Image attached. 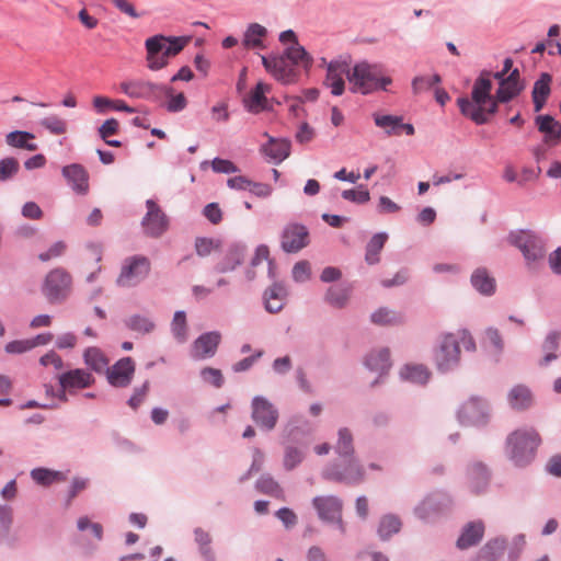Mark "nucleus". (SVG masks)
I'll return each mask as SVG.
<instances>
[{
    "instance_id": "f257e3e1",
    "label": "nucleus",
    "mask_w": 561,
    "mask_h": 561,
    "mask_svg": "<svg viewBox=\"0 0 561 561\" xmlns=\"http://www.w3.org/2000/svg\"><path fill=\"white\" fill-rule=\"evenodd\" d=\"M491 72L482 71L473 83L471 100L468 98L457 100L461 114L478 125L488 123L489 117L497 111L496 96L491 95Z\"/></svg>"
},
{
    "instance_id": "f03ea898",
    "label": "nucleus",
    "mask_w": 561,
    "mask_h": 561,
    "mask_svg": "<svg viewBox=\"0 0 561 561\" xmlns=\"http://www.w3.org/2000/svg\"><path fill=\"white\" fill-rule=\"evenodd\" d=\"M188 36L157 34L145 41L146 65L151 71L165 68L170 59L178 56L190 43Z\"/></svg>"
},
{
    "instance_id": "7ed1b4c3",
    "label": "nucleus",
    "mask_w": 561,
    "mask_h": 561,
    "mask_svg": "<svg viewBox=\"0 0 561 561\" xmlns=\"http://www.w3.org/2000/svg\"><path fill=\"white\" fill-rule=\"evenodd\" d=\"M541 444L539 433L533 427L517 428L505 440V454L516 467H526L533 462Z\"/></svg>"
},
{
    "instance_id": "20e7f679",
    "label": "nucleus",
    "mask_w": 561,
    "mask_h": 561,
    "mask_svg": "<svg viewBox=\"0 0 561 561\" xmlns=\"http://www.w3.org/2000/svg\"><path fill=\"white\" fill-rule=\"evenodd\" d=\"M460 343L466 351H474L476 342L467 330L444 334L434 352L435 364L440 371H448L460 360Z\"/></svg>"
},
{
    "instance_id": "39448f33",
    "label": "nucleus",
    "mask_w": 561,
    "mask_h": 561,
    "mask_svg": "<svg viewBox=\"0 0 561 561\" xmlns=\"http://www.w3.org/2000/svg\"><path fill=\"white\" fill-rule=\"evenodd\" d=\"M348 82L354 93L368 94L377 89L386 90L392 80L382 75L379 65H371L367 61L356 64L348 72Z\"/></svg>"
},
{
    "instance_id": "423d86ee",
    "label": "nucleus",
    "mask_w": 561,
    "mask_h": 561,
    "mask_svg": "<svg viewBox=\"0 0 561 561\" xmlns=\"http://www.w3.org/2000/svg\"><path fill=\"white\" fill-rule=\"evenodd\" d=\"M507 241L522 252L526 264L530 267L537 266L546 256L543 239L531 230L513 231L508 234Z\"/></svg>"
},
{
    "instance_id": "0eeeda50",
    "label": "nucleus",
    "mask_w": 561,
    "mask_h": 561,
    "mask_svg": "<svg viewBox=\"0 0 561 561\" xmlns=\"http://www.w3.org/2000/svg\"><path fill=\"white\" fill-rule=\"evenodd\" d=\"M151 263L144 255H134L124 260L116 283L121 287H134L150 273Z\"/></svg>"
},
{
    "instance_id": "6e6552de",
    "label": "nucleus",
    "mask_w": 561,
    "mask_h": 561,
    "mask_svg": "<svg viewBox=\"0 0 561 561\" xmlns=\"http://www.w3.org/2000/svg\"><path fill=\"white\" fill-rule=\"evenodd\" d=\"M71 275L64 268H54L44 280L43 294L51 304L64 301L71 291Z\"/></svg>"
},
{
    "instance_id": "1a4fd4ad",
    "label": "nucleus",
    "mask_w": 561,
    "mask_h": 561,
    "mask_svg": "<svg viewBox=\"0 0 561 561\" xmlns=\"http://www.w3.org/2000/svg\"><path fill=\"white\" fill-rule=\"evenodd\" d=\"M121 91L131 99L148 101L161 100V91H165L163 84H158L144 79L126 80L119 83ZM170 92V90H167Z\"/></svg>"
},
{
    "instance_id": "9d476101",
    "label": "nucleus",
    "mask_w": 561,
    "mask_h": 561,
    "mask_svg": "<svg viewBox=\"0 0 561 561\" xmlns=\"http://www.w3.org/2000/svg\"><path fill=\"white\" fill-rule=\"evenodd\" d=\"M146 206L147 214L141 222L145 233L149 237L158 238L168 230L169 219L154 201L148 199Z\"/></svg>"
},
{
    "instance_id": "9b49d317",
    "label": "nucleus",
    "mask_w": 561,
    "mask_h": 561,
    "mask_svg": "<svg viewBox=\"0 0 561 561\" xmlns=\"http://www.w3.org/2000/svg\"><path fill=\"white\" fill-rule=\"evenodd\" d=\"M312 504L322 520L337 523L341 533H345V526L342 522L343 504L339 497L332 495L317 496L313 499Z\"/></svg>"
},
{
    "instance_id": "f8f14e48",
    "label": "nucleus",
    "mask_w": 561,
    "mask_h": 561,
    "mask_svg": "<svg viewBox=\"0 0 561 561\" xmlns=\"http://www.w3.org/2000/svg\"><path fill=\"white\" fill-rule=\"evenodd\" d=\"M262 64L267 72L283 83H291L296 79L294 67L283 56H261Z\"/></svg>"
},
{
    "instance_id": "ddd939ff",
    "label": "nucleus",
    "mask_w": 561,
    "mask_h": 561,
    "mask_svg": "<svg viewBox=\"0 0 561 561\" xmlns=\"http://www.w3.org/2000/svg\"><path fill=\"white\" fill-rule=\"evenodd\" d=\"M252 419L259 426L272 430L276 425L278 412L265 398L255 397L252 401Z\"/></svg>"
},
{
    "instance_id": "4468645a",
    "label": "nucleus",
    "mask_w": 561,
    "mask_h": 561,
    "mask_svg": "<svg viewBox=\"0 0 561 561\" xmlns=\"http://www.w3.org/2000/svg\"><path fill=\"white\" fill-rule=\"evenodd\" d=\"M459 420L462 424L480 425L484 424L488 419L486 403L478 398H471L465 402L458 413Z\"/></svg>"
},
{
    "instance_id": "2eb2a0df",
    "label": "nucleus",
    "mask_w": 561,
    "mask_h": 561,
    "mask_svg": "<svg viewBox=\"0 0 561 561\" xmlns=\"http://www.w3.org/2000/svg\"><path fill=\"white\" fill-rule=\"evenodd\" d=\"M308 230L302 225L286 226L282 236L283 250L288 253L298 252L308 244Z\"/></svg>"
},
{
    "instance_id": "dca6fc26",
    "label": "nucleus",
    "mask_w": 561,
    "mask_h": 561,
    "mask_svg": "<svg viewBox=\"0 0 561 561\" xmlns=\"http://www.w3.org/2000/svg\"><path fill=\"white\" fill-rule=\"evenodd\" d=\"M62 391H73L89 388L94 383V377L89 371L76 368L68 370L58 377Z\"/></svg>"
},
{
    "instance_id": "f3484780",
    "label": "nucleus",
    "mask_w": 561,
    "mask_h": 561,
    "mask_svg": "<svg viewBox=\"0 0 561 561\" xmlns=\"http://www.w3.org/2000/svg\"><path fill=\"white\" fill-rule=\"evenodd\" d=\"M351 72L348 65L345 61H331L327 66L325 85L331 89L333 95H341L345 89L343 76L348 78Z\"/></svg>"
},
{
    "instance_id": "a211bd4d",
    "label": "nucleus",
    "mask_w": 561,
    "mask_h": 561,
    "mask_svg": "<svg viewBox=\"0 0 561 561\" xmlns=\"http://www.w3.org/2000/svg\"><path fill=\"white\" fill-rule=\"evenodd\" d=\"M135 373V364L130 357L119 359L107 369V380L114 387H126Z\"/></svg>"
},
{
    "instance_id": "6ab92c4d",
    "label": "nucleus",
    "mask_w": 561,
    "mask_h": 561,
    "mask_svg": "<svg viewBox=\"0 0 561 561\" xmlns=\"http://www.w3.org/2000/svg\"><path fill=\"white\" fill-rule=\"evenodd\" d=\"M221 336L218 332H208L196 339L192 345V357L195 359H205L213 357L218 348Z\"/></svg>"
},
{
    "instance_id": "aec40b11",
    "label": "nucleus",
    "mask_w": 561,
    "mask_h": 561,
    "mask_svg": "<svg viewBox=\"0 0 561 561\" xmlns=\"http://www.w3.org/2000/svg\"><path fill=\"white\" fill-rule=\"evenodd\" d=\"M323 477L333 481H345L348 483H358L364 478V470L355 460H351L343 471L334 468H328L323 472Z\"/></svg>"
},
{
    "instance_id": "412c9836",
    "label": "nucleus",
    "mask_w": 561,
    "mask_h": 561,
    "mask_svg": "<svg viewBox=\"0 0 561 561\" xmlns=\"http://www.w3.org/2000/svg\"><path fill=\"white\" fill-rule=\"evenodd\" d=\"M62 175L78 194L84 195L89 192V175L80 164H70L62 169Z\"/></svg>"
},
{
    "instance_id": "4be33fe9",
    "label": "nucleus",
    "mask_w": 561,
    "mask_h": 561,
    "mask_svg": "<svg viewBox=\"0 0 561 561\" xmlns=\"http://www.w3.org/2000/svg\"><path fill=\"white\" fill-rule=\"evenodd\" d=\"M483 535L484 524L481 520L470 522L463 527L457 540V547L463 550L476 546L481 541Z\"/></svg>"
},
{
    "instance_id": "5701e85b",
    "label": "nucleus",
    "mask_w": 561,
    "mask_h": 561,
    "mask_svg": "<svg viewBox=\"0 0 561 561\" xmlns=\"http://www.w3.org/2000/svg\"><path fill=\"white\" fill-rule=\"evenodd\" d=\"M468 479L472 492L480 494L486 489L490 480L486 466L482 462L472 463L469 468Z\"/></svg>"
},
{
    "instance_id": "b1692460",
    "label": "nucleus",
    "mask_w": 561,
    "mask_h": 561,
    "mask_svg": "<svg viewBox=\"0 0 561 561\" xmlns=\"http://www.w3.org/2000/svg\"><path fill=\"white\" fill-rule=\"evenodd\" d=\"M287 291L282 284H273L265 290V309L271 313L279 312L286 300Z\"/></svg>"
},
{
    "instance_id": "393cba45",
    "label": "nucleus",
    "mask_w": 561,
    "mask_h": 561,
    "mask_svg": "<svg viewBox=\"0 0 561 561\" xmlns=\"http://www.w3.org/2000/svg\"><path fill=\"white\" fill-rule=\"evenodd\" d=\"M551 76L541 73L540 78L535 82L533 88V102L535 112H540L550 94Z\"/></svg>"
},
{
    "instance_id": "a878e982",
    "label": "nucleus",
    "mask_w": 561,
    "mask_h": 561,
    "mask_svg": "<svg viewBox=\"0 0 561 561\" xmlns=\"http://www.w3.org/2000/svg\"><path fill=\"white\" fill-rule=\"evenodd\" d=\"M284 56L291 62V66H300L307 71L313 64V58L299 43L287 47Z\"/></svg>"
},
{
    "instance_id": "bb28decb",
    "label": "nucleus",
    "mask_w": 561,
    "mask_h": 561,
    "mask_svg": "<svg viewBox=\"0 0 561 561\" xmlns=\"http://www.w3.org/2000/svg\"><path fill=\"white\" fill-rule=\"evenodd\" d=\"M540 133L545 134L547 142H557L561 136V125L550 115H540L536 118Z\"/></svg>"
},
{
    "instance_id": "cd10ccee",
    "label": "nucleus",
    "mask_w": 561,
    "mask_h": 561,
    "mask_svg": "<svg viewBox=\"0 0 561 561\" xmlns=\"http://www.w3.org/2000/svg\"><path fill=\"white\" fill-rule=\"evenodd\" d=\"M267 31L264 26L259 23H252L247 28L242 44L245 48H265L263 43L264 37L266 36Z\"/></svg>"
},
{
    "instance_id": "c85d7f7f",
    "label": "nucleus",
    "mask_w": 561,
    "mask_h": 561,
    "mask_svg": "<svg viewBox=\"0 0 561 561\" xmlns=\"http://www.w3.org/2000/svg\"><path fill=\"white\" fill-rule=\"evenodd\" d=\"M268 91V85L259 82L256 87L245 98V106L250 112L259 113L266 107L265 92Z\"/></svg>"
},
{
    "instance_id": "c756f323",
    "label": "nucleus",
    "mask_w": 561,
    "mask_h": 561,
    "mask_svg": "<svg viewBox=\"0 0 561 561\" xmlns=\"http://www.w3.org/2000/svg\"><path fill=\"white\" fill-rule=\"evenodd\" d=\"M35 136L32 133L15 130L5 136V141L10 147L35 151L38 147L32 142Z\"/></svg>"
},
{
    "instance_id": "7c9ffc66",
    "label": "nucleus",
    "mask_w": 561,
    "mask_h": 561,
    "mask_svg": "<svg viewBox=\"0 0 561 561\" xmlns=\"http://www.w3.org/2000/svg\"><path fill=\"white\" fill-rule=\"evenodd\" d=\"M243 259L244 248L238 244H233L228 249L222 262L218 264L217 271L220 273L232 271L242 263Z\"/></svg>"
},
{
    "instance_id": "2f4dec72",
    "label": "nucleus",
    "mask_w": 561,
    "mask_h": 561,
    "mask_svg": "<svg viewBox=\"0 0 561 561\" xmlns=\"http://www.w3.org/2000/svg\"><path fill=\"white\" fill-rule=\"evenodd\" d=\"M508 402L513 409L524 410L531 405L533 396L530 390L522 385L515 386L508 393Z\"/></svg>"
},
{
    "instance_id": "473e14b6",
    "label": "nucleus",
    "mask_w": 561,
    "mask_h": 561,
    "mask_svg": "<svg viewBox=\"0 0 561 561\" xmlns=\"http://www.w3.org/2000/svg\"><path fill=\"white\" fill-rule=\"evenodd\" d=\"M473 287L483 295H491L495 290V279L485 268H478L471 276Z\"/></svg>"
},
{
    "instance_id": "72a5a7b5",
    "label": "nucleus",
    "mask_w": 561,
    "mask_h": 561,
    "mask_svg": "<svg viewBox=\"0 0 561 561\" xmlns=\"http://www.w3.org/2000/svg\"><path fill=\"white\" fill-rule=\"evenodd\" d=\"M390 365V353L387 348L371 352L366 358V366L371 370L379 371L380 375L387 373Z\"/></svg>"
},
{
    "instance_id": "f704fd0d",
    "label": "nucleus",
    "mask_w": 561,
    "mask_h": 561,
    "mask_svg": "<svg viewBox=\"0 0 561 561\" xmlns=\"http://www.w3.org/2000/svg\"><path fill=\"white\" fill-rule=\"evenodd\" d=\"M263 150L265 154L280 162L289 156L290 144L284 139L278 140L270 137V141L264 146Z\"/></svg>"
},
{
    "instance_id": "c9c22d12",
    "label": "nucleus",
    "mask_w": 561,
    "mask_h": 561,
    "mask_svg": "<svg viewBox=\"0 0 561 561\" xmlns=\"http://www.w3.org/2000/svg\"><path fill=\"white\" fill-rule=\"evenodd\" d=\"M560 341H561V334L557 331L550 332L543 343H542V351L545 353V356L542 360L540 362V365H547L551 360L556 359L558 357V351L560 348Z\"/></svg>"
},
{
    "instance_id": "e433bc0d",
    "label": "nucleus",
    "mask_w": 561,
    "mask_h": 561,
    "mask_svg": "<svg viewBox=\"0 0 561 561\" xmlns=\"http://www.w3.org/2000/svg\"><path fill=\"white\" fill-rule=\"evenodd\" d=\"M126 327L139 334H148L156 328L154 322L147 316L134 314L130 316L126 321Z\"/></svg>"
},
{
    "instance_id": "4c0bfd02",
    "label": "nucleus",
    "mask_w": 561,
    "mask_h": 561,
    "mask_svg": "<svg viewBox=\"0 0 561 561\" xmlns=\"http://www.w3.org/2000/svg\"><path fill=\"white\" fill-rule=\"evenodd\" d=\"M259 492L271 495L276 499H283L284 492L279 483L268 474L262 476L255 483Z\"/></svg>"
},
{
    "instance_id": "58836bf2",
    "label": "nucleus",
    "mask_w": 561,
    "mask_h": 561,
    "mask_svg": "<svg viewBox=\"0 0 561 561\" xmlns=\"http://www.w3.org/2000/svg\"><path fill=\"white\" fill-rule=\"evenodd\" d=\"M374 121L388 136H400L401 117L375 114Z\"/></svg>"
},
{
    "instance_id": "ea45409f",
    "label": "nucleus",
    "mask_w": 561,
    "mask_h": 561,
    "mask_svg": "<svg viewBox=\"0 0 561 561\" xmlns=\"http://www.w3.org/2000/svg\"><path fill=\"white\" fill-rule=\"evenodd\" d=\"M400 374L403 379L415 383H425L431 375L424 365H407Z\"/></svg>"
},
{
    "instance_id": "a19ab883",
    "label": "nucleus",
    "mask_w": 561,
    "mask_h": 561,
    "mask_svg": "<svg viewBox=\"0 0 561 561\" xmlns=\"http://www.w3.org/2000/svg\"><path fill=\"white\" fill-rule=\"evenodd\" d=\"M84 363L93 370L101 373L107 367V359L96 347H89L83 354Z\"/></svg>"
},
{
    "instance_id": "79ce46f5",
    "label": "nucleus",
    "mask_w": 561,
    "mask_h": 561,
    "mask_svg": "<svg viewBox=\"0 0 561 561\" xmlns=\"http://www.w3.org/2000/svg\"><path fill=\"white\" fill-rule=\"evenodd\" d=\"M165 90H170V92L161 91V99L165 96L168 101L165 102L167 111L171 113L181 112L187 105V100L184 93L174 94V90L171 87L164 85Z\"/></svg>"
},
{
    "instance_id": "37998d69",
    "label": "nucleus",
    "mask_w": 561,
    "mask_h": 561,
    "mask_svg": "<svg viewBox=\"0 0 561 561\" xmlns=\"http://www.w3.org/2000/svg\"><path fill=\"white\" fill-rule=\"evenodd\" d=\"M387 238L388 236L386 233H377L370 239L365 256L368 264H375L379 261V252L383 248Z\"/></svg>"
},
{
    "instance_id": "c03bdc74",
    "label": "nucleus",
    "mask_w": 561,
    "mask_h": 561,
    "mask_svg": "<svg viewBox=\"0 0 561 561\" xmlns=\"http://www.w3.org/2000/svg\"><path fill=\"white\" fill-rule=\"evenodd\" d=\"M505 548L506 542L504 539L495 538L490 540L481 549V558L485 561H495L504 553Z\"/></svg>"
},
{
    "instance_id": "a18cd8bd",
    "label": "nucleus",
    "mask_w": 561,
    "mask_h": 561,
    "mask_svg": "<svg viewBox=\"0 0 561 561\" xmlns=\"http://www.w3.org/2000/svg\"><path fill=\"white\" fill-rule=\"evenodd\" d=\"M351 289L345 286H333L329 288L325 300L333 307L342 308L346 305Z\"/></svg>"
},
{
    "instance_id": "49530a36",
    "label": "nucleus",
    "mask_w": 561,
    "mask_h": 561,
    "mask_svg": "<svg viewBox=\"0 0 561 561\" xmlns=\"http://www.w3.org/2000/svg\"><path fill=\"white\" fill-rule=\"evenodd\" d=\"M401 528V520L394 515H385L380 519L378 534L381 539L386 540L393 534H397Z\"/></svg>"
},
{
    "instance_id": "de8ad7c7",
    "label": "nucleus",
    "mask_w": 561,
    "mask_h": 561,
    "mask_svg": "<svg viewBox=\"0 0 561 561\" xmlns=\"http://www.w3.org/2000/svg\"><path fill=\"white\" fill-rule=\"evenodd\" d=\"M195 251L198 256L205 257L214 252H217L221 248L219 239L198 237L195 239Z\"/></svg>"
},
{
    "instance_id": "09e8293b",
    "label": "nucleus",
    "mask_w": 561,
    "mask_h": 561,
    "mask_svg": "<svg viewBox=\"0 0 561 561\" xmlns=\"http://www.w3.org/2000/svg\"><path fill=\"white\" fill-rule=\"evenodd\" d=\"M335 449L342 457H351L354 454L353 435L348 428L343 427L339 430Z\"/></svg>"
},
{
    "instance_id": "8fccbe9b",
    "label": "nucleus",
    "mask_w": 561,
    "mask_h": 561,
    "mask_svg": "<svg viewBox=\"0 0 561 561\" xmlns=\"http://www.w3.org/2000/svg\"><path fill=\"white\" fill-rule=\"evenodd\" d=\"M522 90V87L512 80H503L496 91V102L505 103L515 98Z\"/></svg>"
},
{
    "instance_id": "3c124183",
    "label": "nucleus",
    "mask_w": 561,
    "mask_h": 561,
    "mask_svg": "<svg viewBox=\"0 0 561 561\" xmlns=\"http://www.w3.org/2000/svg\"><path fill=\"white\" fill-rule=\"evenodd\" d=\"M32 479L41 485H49L55 481L64 480L61 472L37 468L31 471Z\"/></svg>"
},
{
    "instance_id": "603ef678",
    "label": "nucleus",
    "mask_w": 561,
    "mask_h": 561,
    "mask_svg": "<svg viewBox=\"0 0 561 561\" xmlns=\"http://www.w3.org/2000/svg\"><path fill=\"white\" fill-rule=\"evenodd\" d=\"M371 321L379 325H390L399 323L401 317L392 310L380 308L371 314Z\"/></svg>"
},
{
    "instance_id": "864d4df0",
    "label": "nucleus",
    "mask_w": 561,
    "mask_h": 561,
    "mask_svg": "<svg viewBox=\"0 0 561 561\" xmlns=\"http://www.w3.org/2000/svg\"><path fill=\"white\" fill-rule=\"evenodd\" d=\"M172 332L179 342L187 337L186 316L184 311H176L172 321Z\"/></svg>"
},
{
    "instance_id": "5fc2aeb1",
    "label": "nucleus",
    "mask_w": 561,
    "mask_h": 561,
    "mask_svg": "<svg viewBox=\"0 0 561 561\" xmlns=\"http://www.w3.org/2000/svg\"><path fill=\"white\" fill-rule=\"evenodd\" d=\"M439 512L440 508L438 506V503L435 501V499L432 497L424 500L415 510V513L419 516V518L424 520L431 519Z\"/></svg>"
},
{
    "instance_id": "6e6d98bb",
    "label": "nucleus",
    "mask_w": 561,
    "mask_h": 561,
    "mask_svg": "<svg viewBox=\"0 0 561 561\" xmlns=\"http://www.w3.org/2000/svg\"><path fill=\"white\" fill-rule=\"evenodd\" d=\"M41 125L54 135H62L67 131L66 121L57 115L43 118Z\"/></svg>"
},
{
    "instance_id": "4d7b16f0",
    "label": "nucleus",
    "mask_w": 561,
    "mask_h": 561,
    "mask_svg": "<svg viewBox=\"0 0 561 561\" xmlns=\"http://www.w3.org/2000/svg\"><path fill=\"white\" fill-rule=\"evenodd\" d=\"M19 170L20 164L15 158L9 157L0 160V182L11 179Z\"/></svg>"
},
{
    "instance_id": "13d9d810",
    "label": "nucleus",
    "mask_w": 561,
    "mask_h": 561,
    "mask_svg": "<svg viewBox=\"0 0 561 561\" xmlns=\"http://www.w3.org/2000/svg\"><path fill=\"white\" fill-rule=\"evenodd\" d=\"M440 82L438 75L415 77L412 81V90L415 94L431 89L434 84Z\"/></svg>"
},
{
    "instance_id": "bf43d9fd",
    "label": "nucleus",
    "mask_w": 561,
    "mask_h": 561,
    "mask_svg": "<svg viewBox=\"0 0 561 561\" xmlns=\"http://www.w3.org/2000/svg\"><path fill=\"white\" fill-rule=\"evenodd\" d=\"M342 197L346 201L356 203V204H365L370 199L369 192L364 188L362 185L356 190H345L342 192Z\"/></svg>"
},
{
    "instance_id": "052dcab7",
    "label": "nucleus",
    "mask_w": 561,
    "mask_h": 561,
    "mask_svg": "<svg viewBox=\"0 0 561 561\" xmlns=\"http://www.w3.org/2000/svg\"><path fill=\"white\" fill-rule=\"evenodd\" d=\"M194 535L195 541L199 545L202 553L206 558H213V552L210 549L211 537L209 533L205 531L202 528H196Z\"/></svg>"
},
{
    "instance_id": "680f3d73",
    "label": "nucleus",
    "mask_w": 561,
    "mask_h": 561,
    "mask_svg": "<svg viewBox=\"0 0 561 561\" xmlns=\"http://www.w3.org/2000/svg\"><path fill=\"white\" fill-rule=\"evenodd\" d=\"M201 375L205 382L216 388H220L224 383V376L219 369L207 367L202 370Z\"/></svg>"
},
{
    "instance_id": "e2e57ef3",
    "label": "nucleus",
    "mask_w": 561,
    "mask_h": 561,
    "mask_svg": "<svg viewBox=\"0 0 561 561\" xmlns=\"http://www.w3.org/2000/svg\"><path fill=\"white\" fill-rule=\"evenodd\" d=\"M211 169L216 173L231 174L239 171L238 167L230 160L215 158L211 161Z\"/></svg>"
},
{
    "instance_id": "0e129e2a",
    "label": "nucleus",
    "mask_w": 561,
    "mask_h": 561,
    "mask_svg": "<svg viewBox=\"0 0 561 561\" xmlns=\"http://www.w3.org/2000/svg\"><path fill=\"white\" fill-rule=\"evenodd\" d=\"M302 458L304 455L298 448L287 447L284 457V466L286 469L291 470L301 462Z\"/></svg>"
},
{
    "instance_id": "69168bd1",
    "label": "nucleus",
    "mask_w": 561,
    "mask_h": 561,
    "mask_svg": "<svg viewBox=\"0 0 561 561\" xmlns=\"http://www.w3.org/2000/svg\"><path fill=\"white\" fill-rule=\"evenodd\" d=\"M119 129V123L115 118L106 119L99 128V135L103 140L110 138V136L117 134Z\"/></svg>"
},
{
    "instance_id": "338daca9",
    "label": "nucleus",
    "mask_w": 561,
    "mask_h": 561,
    "mask_svg": "<svg viewBox=\"0 0 561 561\" xmlns=\"http://www.w3.org/2000/svg\"><path fill=\"white\" fill-rule=\"evenodd\" d=\"M148 392H149V381H146L140 387L135 389L134 394L131 396V398L128 401V404L133 409H137L142 403V401L147 397Z\"/></svg>"
},
{
    "instance_id": "774afa93",
    "label": "nucleus",
    "mask_w": 561,
    "mask_h": 561,
    "mask_svg": "<svg viewBox=\"0 0 561 561\" xmlns=\"http://www.w3.org/2000/svg\"><path fill=\"white\" fill-rule=\"evenodd\" d=\"M203 214L213 225H218L222 220V213L217 203L206 205Z\"/></svg>"
}]
</instances>
